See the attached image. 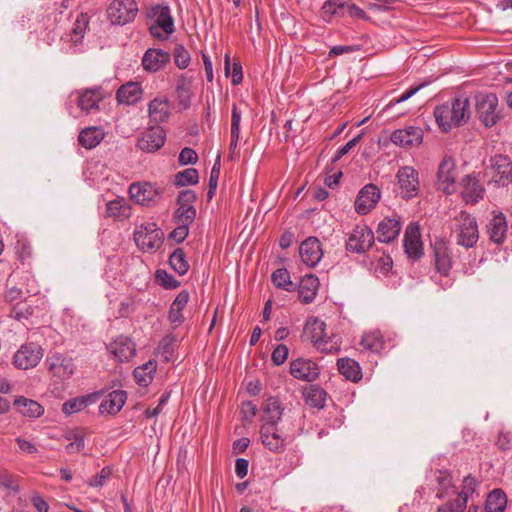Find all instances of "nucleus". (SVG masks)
Segmentation results:
<instances>
[{
  "instance_id": "obj_6",
  "label": "nucleus",
  "mask_w": 512,
  "mask_h": 512,
  "mask_svg": "<svg viewBox=\"0 0 512 512\" xmlns=\"http://www.w3.org/2000/svg\"><path fill=\"white\" fill-rule=\"evenodd\" d=\"M260 440L262 445L273 454H282L291 443L292 438L280 433L278 424H263L260 428Z\"/></svg>"
},
{
  "instance_id": "obj_7",
  "label": "nucleus",
  "mask_w": 512,
  "mask_h": 512,
  "mask_svg": "<svg viewBox=\"0 0 512 512\" xmlns=\"http://www.w3.org/2000/svg\"><path fill=\"white\" fill-rule=\"evenodd\" d=\"M146 16L150 19L156 18V25L150 27V33L158 39H163V35L158 31L159 28L170 35L174 32V19L171 16L168 5L156 4L146 9Z\"/></svg>"
},
{
  "instance_id": "obj_64",
  "label": "nucleus",
  "mask_w": 512,
  "mask_h": 512,
  "mask_svg": "<svg viewBox=\"0 0 512 512\" xmlns=\"http://www.w3.org/2000/svg\"><path fill=\"white\" fill-rule=\"evenodd\" d=\"M189 234V228L186 225H177L169 234V239L174 240L176 243H182Z\"/></svg>"
},
{
  "instance_id": "obj_11",
  "label": "nucleus",
  "mask_w": 512,
  "mask_h": 512,
  "mask_svg": "<svg viewBox=\"0 0 512 512\" xmlns=\"http://www.w3.org/2000/svg\"><path fill=\"white\" fill-rule=\"evenodd\" d=\"M437 189L444 192L446 195H451L455 192V182L457 178V166L455 159L452 156H444L438 166L437 171Z\"/></svg>"
},
{
  "instance_id": "obj_9",
  "label": "nucleus",
  "mask_w": 512,
  "mask_h": 512,
  "mask_svg": "<svg viewBox=\"0 0 512 512\" xmlns=\"http://www.w3.org/2000/svg\"><path fill=\"white\" fill-rule=\"evenodd\" d=\"M374 240L375 237L372 229L362 223L354 227L346 241L345 247L349 252L363 254L371 248Z\"/></svg>"
},
{
  "instance_id": "obj_36",
  "label": "nucleus",
  "mask_w": 512,
  "mask_h": 512,
  "mask_svg": "<svg viewBox=\"0 0 512 512\" xmlns=\"http://www.w3.org/2000/svg\"><path fill=\"white\" fill-rule=\"evenodd\" d=\"M283 406L278 397L270 396L263 403V412L266 422L264 424H278L283 414Z\"/></svg>"
},
{
  "instance_id": "obj_12",
  "label": "nucleus",
  "mask_w": 512,
  "mask_h": 512,
  "mask_svg": "<svg viewBox=\"0 0 512 512\" xmlns=\"http://www.w3.org/2000/svg\"><path fill=\"white\" fill-rule=\"evenodd\" d=\"M44 355L43 348L35 342H27L20 346L13 356V364L17 369L27 370L38 365Z\"/></svg>"
},
{
  "instance_id": "obj_4",
  "label": "nucleus",
  "mask_w": 512,
  "mask_h": 512,
  "mask_svg": "<svg viewBox=\"0 0 512 512\" xmlns=\"http://www.w3.org/2000/svg\"><path fill=\"white\" fill-rule=\"evenodd\" d=\"M163 232L154 222L142 223L134 232L137 247L144 252H153L160 248L163 242Z\"/></svg>"
},
{
  "instance_id": "obj_30",
  "label": "nucleus",
  "mask_w": 512,
  "mask_h": 512,
  "mask_svg": "<svg viewBox=\"0 0 512 512\" xmlns=\"http://www.w3.org/2000/svg\"><path fill=\"white\" fill-rule=\"evenodd\" d=\"M507 230L508 223L506 217L501 212L495 214L487 225L489 239L496 244L504 242Z\"/></svg>"
},
{
  "instance_id": "obj_57",
  "label": "nucleus",
  "mask_w": 512,
  "mask_h": 512,
  "mask_svg": "<svg viewBox=\"0 0 512 512\" xmlns=\"http://www.w3.org/2000/svg\"><path fill=\"white\" fill-rule=\"evenodd\" d=\"M288 348L284 344H279L275 347L272 352L271 359L273 363L277 366L282 365L288 357Z\"/></svg>"
},
{
  "instance_id": "obj_61",
  "label": "nucleus",
  "mask_w": 512,
  "mask_h": 512,
  "mask_svg": "<svg viewBox=\"0 0 512 512\" xmlns=\"http://www.w3.org/2000/svg\"><path fill=\"white\" fill-rule=\"evenodd\" d=\"M424 86H425V83H422L420 85L412 86V87L408 88L400 97L391 100L390 103L388 104V107L394 106L396 104H399L401 102L408 100L409 98L414 96Z\"/></svg>"
},
{
  "instance_id": "obj_15",
  "label": "nucleus",
  "mask_w": 512,
  "mask_h": 512,
  "mask_svg": "<svg viewBox=\"0 0 512 512\" xmlns=\"http://www.w3.org/2000/svg\"><path fill=\"white\" fill-rule=\"evenodd\" d=\"M491 181L497 186H507L512 181V161L509 156L496 154L490 159Z\"/></svg>"
},
{
  "instance_id": "obj_55",
  "label": "nucleus",
  "mask_w": 512,
  "mask_h": 512,
  "mask_svg": "<svg viewBox=\"0 0 512 512\" xmlns=\"http://www.w3.org/2000/svg\"><path fill=\"white\" fill-rule=\"evenodd\" d=\"M198 161L196 151L190 147H185L181 150L178 162L180 165L195 164Z\"/></svg>"
},
{
  "instance_id": "obj_41",
  "label": "nucleus",
  "mask_w": 512,
  "mask_h": 512,
  "mask_svg": "<svg viewBox=\"0 0 512 512\" xmlns=\"http://www.w3.org/2000/svg\"><path fill=\"white\" fill-rule=\"evenodd\" d=\"M360 345L364 350L379 353L384 349L385 342L380 332H370L363 335Z\"/></svg>"
},
{
  "instance_id": "obj_48",
  "label": "nucleus",
  "mask_w": 512,
  "mask_h": 512,
  "mask_svg": "<svg viewBox=\"0 0 512 512\" xmlns=\"http://www.w3.org/2000/svg\"><path fill=\"white\" fill-rule=\"evenodd\" d=\"M176 336L173 334L165 335L159 342L158 350L164 358V361H170L176 349Z\"/></svg>"
},
{
  "instance_id": "obj_59",
  "label": "nucleus",
  "mask_w": 512,
  "mask_h": 512,
  "mask_svg": "<svg viewBox=\"0 0 512 512\" xmlns=\"http://www.w3.org/2000/svg\"><path fill=\"white\" fill-rule=\"evenodd\" d=\"M361 134L355 136L353 139L349 140L343 147L339 148L336 152L335 156L332 159V164L340 160L344 155H346L351 149H353L357 143L361 139Z\"/></svg>"
},
{
  "instance_id": "obj_60",
  "label": "nucleus",
  "mask_w": 512,
  "mask_h": 512,
  "mask_svg": "<svg viewBox=\"0 0 512 512\" xmlns=\"http://www.w3.org/2000/svg\"><path fill=\"white\" fill-rule=\"evenodd\" d=\"M31 504L38 512H48L49 504L45 498L39 493L34 492L30 497Z\"/></svg>"
},
{
  "instance_id": "obj_52",
  "label": "nucleus",
  "mask_w": 512,
  "mask_h": 512,
  "mask_svg": "<svg viewBox=\"0 0 512 512\" xmlns=\"http://www.w3.org/2000/svg\"><path fill=\"white\" fill-rule=\"evenodd\" d=\"M156 282L165 289H176L181 283L166 270L159 269L155 273Z\"/></svg>"
},
{
  "instance_id": "obj_34",
  "label": "nucleus",
  "mask_w": 512,
  "mask_h": 512,
  "mask_svg": "<svg viewBox=\"0 0 512 512\" xmlns=\"http://www.w3.org/2000/svg\"><path fill=\"white\" fill-rule=\"evenodd\" d=\"M142 88L139 83L128 82L123 84L116 92V99L120 104H135L141 99Z\"/></svg>"
},
{
  "instance_id": "obj_49",
  "label": "nucleus",
  "mask_w": 512,
  "mask_h": 512,
  "mask_svg": "<svg viewBox=\"0 0 512 512\" xmlns=\"http://www.w3.org/2000/svg\"><path fill=\"white\" fill-rule=\"evenodd\" d=\"M157 362L156 360H149L142 366L134 369V377L137 382H147L152 380V373L156 371Z\"/></svg>"
},
{
  "instance_id": "obj_53",
  "label": "nucleus",
  "mask_w": 512,
  "mask_h": 512,
  "mask_svg": "<svg viewBox=\"0 0 512 512\" xmlns=\"http://www.w3.org/2000/svg\"><path fill=\"white\" fill-rule=\"evenodd\" d=\"M0 486L12 491L14 494L20 492V486L16 477L6 470L0 471Z\"/></svg>"
},
{
  "instance_id": "obj_32",
  "label": "nucleus",
  "mask_w": 512,
  "mask_h": 512,
  "mask_svg": "<svg viewBox=\"0 0 512 512\" xmlns=\"http://www.w3.org/2000/svg\"><path fill=\"white\" fill-rule=\"evenodd\" d=\"M150 122L159 125L166 122L170 116V104L167 99L155 98L148 105Z\"/></svg>"
},
{
  "instance_id": "obj_24",
  "label": "nucleus",
  "mask_w": 512,
  "mask_h": 512,
  "mask_svg": "<svg viewBox=\"0 0 512 512\" xmlns=\"http://www.w3.org/2000/svg\"><path fill=\"white\" fill-rule=\"evenodd\" d=\"M300 257L308 267H315L323 256L322 246L316 237H308L299 247Z\"/></svg>"
},
{
  "instance_id": "obj_23",
  "label": "nucleus",
  "mask_w": 512,
  "mask_h": 512,
  "mask_svg": "<svg viewBox=\"0 0 512 512\" xmlns=\"http://www.w3.org/2000/svg\"><path fill=\"white\" fill-rule=\"evenodd\" d=\"M432 249L436 271L444 277L448 276L452 268V260L447 242L436 240L432 245Z\"/></svg>"
},
{
  "instance_id": "obj_28",
  "label": "nucleus",
  "mask_w": 512,
  "mask_h": 512,
  "mask_svg": "<svg viewBox=\"0 0 512 512\" xmlns=\"http://www.w3.org/2000/svg\"><path fill=\"white\" fill-rule=\"evenodd\" d=\"M101 395V391H96L83 396H77L68 399L62 405V412L66 415H71L80 412L90 404L96 403Z\"/></svg>"
},
{
  "instance_id": "obj_1",
  "label": "nucleus",
  "mask_w": 512,
  "mask_h": 512,
  "mask_svg": "<svg viewBox=\"0 0 512 512\" xmlns=\"http://www.w3.org/2000/svg\"><path fill=\"white\" fill-rule=\"evenodd\" d=\"M434 116L441 132L448 133L454 127H460L469 120V100L456 97L451 102L438 105L434 109Z\"/></svg>"
},
{
  "instance_id": "obj_35",
  "label": "nucleus",
  "mask_w": 512,
  "mask_h": 512,
  "mask_svg": "<svg viewBox=\"0 0 512 512\" xmlns=\"http://www.w3.org/2000/svg\"><path fill=\"white\" fill-rule=\"evenodd\" d=\"M103 99L102 89L91 88L86 89L77 100L78 107L85 112H90L93 109H98L99 102Z\"/></svg>"
},
{
  "instance_id": "obj_3",
  "label": "nucleus",
  "mask_w": 512,
  "mask_h": 512,
  "mask_svg": "<svg viewBox=\"0 0 512 512\" xmlns=\"http://www.w3.org/2000/svg\"><path fill=\"white\" fill-rule=\"evenodd\" d=\"M457 227L455 229L456 244L466 249L476 245L479 239L478 225L476 219L466 211H461L456 217Z\"/></svg>"
},
{
  "instance_id": "obj_37",
  "label": "nucleus",
  "mask_w": 512,
  "mask_h": 512,
  "mask_svg": "<svg viewBox=\"0 0 512 512\" xmlns=\"http://www.w3.org/2000/svg\"><path fill=\"white\" fill-rule=\"evenodd\" d=\"M507 503L506 493L501 488H495L488 493L484 509L485 512H503Z\"/></svg>"
},
{
  "instance_id": "obj_31",
  "label": "nucleus",
  "mask_w": 512,
  "mask_h": 512,
  "mask_svg": "<svg viewBox=\"0 0 512 512\" xmlns=\"http://www.w3.org/2000/svg\"><path fill=\"white\" fill-rule=\"evenodd\" d=\"M302 396L307 406L321 410L325 407L328 394L322 386H303Z\"/></svg>"
},
{
  "instance_id": "obj_46",
  "label": "nucleus",
  "mask_w": 512,
  "mask_h": 512,
  "mask_svg": "<svg viewBox=\"0 0 512 512\" xmlns=\"http://www.w3.org/2000/svg\"><path fill=\"white\" fill-rule=\"evenodd\" d=\"M199 181V173L195 168H187L179 171L174 176V184L177 187L195 185Z\"/></svg>"
},
{
  "instance_id": "obj_38",
  "label": "nucleus",
  "mask_w": 512,
  "mask_h": 512,
  "mask_svg": "<svg viewBox=\"0 0 512 512\" xmlns=\"http://www.w3.org/2000/svg\"><path fill=\"white\" fill-rule=\"evenodd\" d=\"M191 78L186 77L184 74L180 75L176 82V95L178 103L184 109L188 108L191 104V97L193 95L191 90Z\"/></svg>"
},
{
  "instance_id": "obj_13",
  "label": "nucleus",
  "mask_w": 512,
  "mask_h": 512,
  "mask_svg": "<svg viewBox=\"0 0 512 512\" xmlns=\"http://www.w3.org/2000/svg\"><path fill=\"white\" fill-rule=\"evenodd\" d=\"M45 365L53 377L62 381L70 379L76 370L74 360L58 352L49 354Z\"/></svg>"
},
{
  "instance_id": "obj_43",
  "label": "nucleus",
  "mask_w": 512,
  "mask_h": 512,
  "mask_svg": "<svg viewBox=\"0 0 512 512\" xmlns=\"http://www.w3.org/2000/svg\"><path fill=\"white\" fill-rule=\"evenodd\" d=\"M171 268L179 275H185L189 270V263L182 248H176L169 257Z\"/></svg>"
},
{
  "instance_id": "obj_14",
  "label": "nucleus",
  "mask_w": 512,
  "mask_h": 512,
  "mask_svg": "<svg viewBox=\"0 0 512 512\" xmlns=\"http://www.w3.org/2000/svg\"><path fill=\"white\" fill-rule=\"evenodd\" d=\"M400 194L403 199L410 200L418 196L420 182L418 171L412 166L400 167L396 174Z\"/></svg>"
},
{
  "instance_id": "obj_47",
  "label": "nucleus",
  "mask_w": 512,
  "mask_h": 512,
  "mask_svg": "<svg viewBox=\"0 0 512 512\" xmlns=\"http://www.w3.org/2000/svg\"><path fill=\"white\" fill-rule=\"evenodd\" d=\"M130 208L121 200H112L106 204V215L118 220L129 217Z\"/></svg>"
},
{
  "instance_id": "obj_18",
  "label": "nucleus",
  "mask_w": 512,
  "mask_h": 512,
  "mask_svg": "<svg viewBox=\"0 0 512 512\" xmlns=\"http://www.w3.org/2000/svg\"><path fill=\"white\" fill-rule=\"evenodd\" d=\"M381 192L378 186L373 183L365 185L358 193L354 207L355 211L360 215L368 214L372 209L375 208L376 204L380 200Z\"/></svg>"
},
{
  "instance_id": "obj_26",
  "label": "nucleus",
  "mask_w": 512,
  "mask_h": 512,
  "mask_svg": "<svg viewBox=\"0 0 512 512\" xmlns=\"http://www.w3.org/2000/svg\"><path fill=\"white\" fill-rule=\"evenodd\" d=\"M170 60L171 55L169 52L162 49L149 48L143 55L142 66L144 70L148 72H158L163 69Z\"/></svg>"
},
{
  "instance_id": "obj_33",
  "label": "nucleus",
  "mask_w": 512,
  "mask_h": 512,
  "mask_svg": "<svg viewBox=\"0 0 512 512\" xmlns=\"http://www.w3.org/2000/svg\"><path fill=\"white\" fill-rule=\"evenodd\" d=\"M16 410L25 417L39 418L44 413V407L37 401L18 396L14 400Z\"/></svg>"
},
{
  "instance_id": "obj_58",
  "label": "nucleus",
  "mask_w": 512,
  "mask_h": 512,
  "mask_svg": "<svg viewBox=\"0 0 512 512\" xmlns=\"http://www.w3.org/2000/svg\"><path fill=\"white\" fill-rule=\"evenodd\" d=\"M196 218V209L195 207H186L185 212L182 213L179 217L175 218V222L177 225H186V227H190V225L194 222Z\"/></svg>"
},
{
  "instance_id": "obj_63",
  "label": "nucleus",
  "mask_w": 512,
  "mask_h": 512,
  "mask_svg": "<svg viewBox=\"0 0 512 512\" xmlns=\"http://www.w3.org/2000/svg\"><path fill=\"white\" fill-rule=\"evenodd\" d=\"M346 10H347V13L352 18L362 19L364 21L371 20L370 16H368L367 13L362 8H360L359 6H357L354 3H351V4L346 3Z\"/></svg>"
},
{
  "instance_id": "obj_54",
  "label": "nucleus",
  "mask_w": 512,
  "mask_h": 512,
  "mask_svg": "<svg viewBox=\"0 0 512 512\" xmlns=\"http://www.w3.org/2000/svg\"><path fill=\"white\" fill-rule=\"evenodd\" d=\"M112 468L105 466L94 477L88 480L87 484L90 487H102L105 482L112 476Z\"/></svg>"
},
{
  "instance_id": "obj_51",
  "label": "nucleus",
  "mask_w": 512,
  "mask_h": 512,
  "mask_svg": "<svg viewBox=\"0 0 512 512\" xmlns=\"http://www.w3.org/2000/svg\"><path fill=\"white\" fill-rule=\"evenodd\" d=\"M173 58L175 65L179 69H185L189 66L191 55L189 51L182 44H176L173 49Z\"/></svg>"
},
{
  "instance_id": "obj_50",
  "label": "nucleus",
  "mask_w": 512,
  "mask_h": 512,
  "mask_svg": "<svg viewBox=\"0 0 512 512\" xmlns=\"http://www.w3.org/2000/svg\"><path fill=\"white\" fill-rule=\"evenodd\" d=\"M221 157L220 155H217L215 163L211 169L210 177H209V183H208V192H207V198L208 200H211L216 192L217 186H218V180L220 177V169H221Z\"/></svg>"
},
{
  "instance_id": "obj_44",
  "label": "nucleus",
  "mask_w": 512,
  "mask_h": 512,
  "mask_svg": "<svg viewBox=\"0 0 512 512\" xmlns=\"http://www.w3.org/2000/svg\"><path fill=\"white\" fill-rule=\"evenodd\" d=\"M346 3L342 0H327L322 6L323 18L330 21L333 17H342L345 14Z\"/></svg>"
},
{
  "instance_id": "obj_10",
  "label": "nucleus",
  "mask_w": 512,
  "mask_h": 512,
  "mask_svg": "<svg viewBox=\"0 0 512 512\" xmlns=\"http://www.w3.org/2000/svg\"><path fill=\"white\" fill-rule=\"evenodd\" d=\"M138 13L135 0H114L107 8L109 20L114 25H125L132 22Z\"/></svg>"
},
{
  "instance_id": "obj_39",
  "label": "nucleus",
  "mask_w": 512,
  "mask_h": 512,
  "mask_svg": "<svg viewBox=\"0 0 512 512\" xmlns=\"http://www.w3.org/2000/svg\"><path fill=\"white\" fill-rule=\"evenodd\" d=\"M337 366L339 373L348 381L358 382L362 377L359 363L351 358L339 359Z\"/></svg>"
},
{
  "instance_id": "obj_2",
  "label": "nucleus",
  "mask_w": 512,
  "mask_h": 512,
  "mask_svg": "<svg viewBox=\"0 0 512 512\" xmlns=\"http://www.w3.org/2000/svg\"><path fill=\"white\" fill-rule=\"evenodd\" d=\"M475 110L479 121L486 128H492L502 118L501 111L498 109V98L494 93H477Z\"/></svg>"
},
{
  "instance_id": "obj_40",
  "label": "nucleus",
  "mask_w": 512,
  "mask_h": 512,
  "mask_svg": "<svg viewBox=\"0 0 512 512\" xmlns=\"http://www.w3.org/2000/svg\"><path fill=\"white\" fill-rule=\"evenodd\" d=\"M104 138L103 131L98 127H87L81 130L78 136V141L81 146L86 149H93Z\"/></svg>"
},
{
  "instance_id": "obj_62",
  "label": "nucleus",
  "mask_w": 512,
  "mask_h": 512,
  "mask_svg": "<svg viewBox=\"0 0 512 512\" xmlns=\"http://www.w3.org/2000/svg\"><path fill=\"white\" fill-rule=\"evenodd\" d=\"M241 412L243 413L242 420L250 422L257 414V406L251 401H244Z\"/></svg>"
},
{
  "instance_id": "obj_56",
  "label": "nucleus",
  "mask_w": 512,
  "mask_h": 512,
  "mask_svg": "<svg viewBox=\"0 0 512 512\" xmlns=\"http://www.w3.org/2000/svg\"><path fill=\"white\" fill-rule=\"evenodd\" d=\"M197 199L195 191L186 189L182 190L177 197V205H184L187 207H194V202Z\"/></svg>"
},
{
  "instance_id": "obj_17",
  "label": "nucleus",
  "mask_w": 512,
  "mask_h": 512,
  "mask_svg": "<svg viewBox=\"0 0 512 512\" xmlns=\"http://www.w3.org/2000/svg\"><path fill=\"white\" fill-rule=\"evenodd\" d=\"M479 176L476 173L468 174L460 182L462 187L461 197L466 204L474 205L484 197L485 188Z\"/></svg>"
},
{
  "instance_id": "obj_5",
  "label": "nucleus",
  "mask_w": 512,
  "mask_h": 512,
  "mask_svg": "<svg viewBox=\"0 0 512 512\" xmlns=\"http://www.w3.org/2000/svg\"><path fill=\"white\" fill-rule=\"evenodd\" d=\"M304 333L318 350L325 353L338 351L336 342H333V340L326 334V324L324 321H321L318 318L307 321Z\"/></svg>"
},
{
  "instance_id": "obj_25",
  "label": "nucleus",
  "mask_w": 512,
  "mask_h": 512,
  "mask_svg": "<svg viewBox=\"0 0 512 512\" xmlns=\"http://www.w3.org/2000/svg\"><path fill=\"white\" fill-rule=\"evenodd\" d=\"M402 225L400 217L393 215L385 217L379 224L376 230V239L382 243H390L394 241L400 234Z\"/></svg>"
},
{
  "instance_id": "obj_27",
  "label": "nucleus",
  "mask_w": 512,
  "mask_h": 512,
  "mask_svg": "<svg viewBox=\"0 0 512 512\" xmlns=\"http://www.w3.org/2000/svg\"><path fill=\"white\" fill-rule=\"evenodd\" d=\"M127 400V393L123 390H114L107 394L99 406V413L101 415H116L120 412Z\"/></svg>"
},
{
  "instance_id": "obj_21",
  "label": "nucleus",
  "mask_w": 512,
  "mask_h": 512,
  "mask_svg": "<svg viewBox=\"0 0 512 512\" xmlns=\"http://www.w3.org/2000/svg\"><path fill=\"white\" fill-rule=\"evenodd\" d=\"M403 246L408 258L418 260L423 256V243L418 224L412 222L407 226Z\"/></svg>"
},
{
  "instance_id": "obj_45",
  "label": "nucleus",
  "mask_w": 512,
  "mask_h": 512,
  "mask_svg": "<svg viewBox=\"0 0 512 512\" xmlns=\"http://www.w3.org/2000/svg\"><path fill=\"white\" fill-rule=\"evenodd\" d=\"M89 26V16L88 13L82 12L80 13L73 25V29L71 31V39L75 44L81 43L84 38L85 32Z\"/></svg>"
},
{
  "instance_id": "obj_8",
  "label": "nucleus",
  "mask_w": 512,
  "mask_h": 512,
  "mask_svg": "<svg viewBox=\"0 0 512 512\" xmlns=\"http://www.w3.org/2000/svg\"><path fill=\"white\" fill-rule=\"evenodd\" d=\"M163 189L150 182L132 183L129 187L131 199L143 206L156 205L162 198Z\"/></svg>"
},
{
  "instance_id": "obj_20",
  "label": "nucleus",
  "mask_w": 512,
  "mask_h": 512,
  "mask_svg": "<svg viewBox=\"0 0 512 512\" xmlns=\"http://www.w3.org/2000/svg\"><path fill=\"white\" fill-rule=\"evenodd\" d=\"M424 132L418 126H405L402 129L395 130L391 135V141L404 148L419 146L423 141Z\"/></svg>"
},
{
  "instance_id": "obj_16",
  "label": "nucleus",
  "mask_w": 512,
  "mask_h": 512,
  "mask_svg": "<svg viewBox=\"0 0 512 512\" xmlns=\"http://www.w3.org/2000/svg\"><path fill=\"white\" fill-rule=\"evenodd\" d=\"M166 132L160 125L148 127L138 138L137 147L147 153L158 151L165 143Z\"/></svg>"
},
{
  "instance_id": "obj_22",
  "label": "nucleus",
  "mask_w": 512,
  "mask_h": 512,
  "mask_svg": "<svg viewBox=\"0 0 512 512\" xmlns=\"http://www.w3.org/2000/svg\"><path fill=\"white\" fill-rule=\"evenodd\" d=\"M290 374L298 380L314 382L319 377L320 368L310 359L298 358L291 361Z\"/></svg>"
},
{
  "instance_id": "obj_29",
  "label": "nucleus",
  "mask_w": 512,
  "mask_h": 512,
  "mask_svg": "<svg viewBox=\"0 0 512 512\" xmlns=\"http://www.w3.org/2000/svg\"><path fill=\"white\" fill-rule=\"evenodd\" d=\"M319 288V279L313 274H307L301 278L298 284L299 299L304 304L311 303Z\"/></svg>"
},
{
  "instance_id": "obj_19",
  "label": "nucleus",
  "mask_w": 512,
  "mask_h": 512,
  "mask_svg": "<svg viewBox=\"0 0 512 512\" xmlns=\"http://www.w3.org/2000/svg\"><path fill=\"white\" fill-rule=\"evenodd\" d=\"M108 352L119 362H128L136 355V344L132 338L120 335L107 345Z\"/></svg>"
},
{
  "instance_id": "obj_42",
  "label": "nucleus",
  "mask_w": 512,
  "mask_h": 512,
  "mask_svg": "<svg viewBox=\"0 0 512 512\" xmlns=\"http://www.w3.org/2000/svg\"><path fill=\"white\" fill-rule=\"evenodd\" d=\"M271 281L276 288L292 292L296 285L290 279V273L286 268L276 269L271 275Z\"/></svg>"
}]
</instances>
